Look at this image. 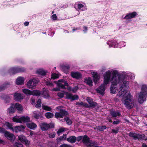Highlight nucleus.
Segmentation results:
<instances>
[{"label":"nucleus","mask_w":147,"mask_h":147,"mask_svg":"<svg viewBox=\"0 0 147 147\" xmlns=\"http://www.w3.org/2000/svg\"><path fill=\"white\" fill-rule=\"evenodd\" d=\"M122 100H123V102L126 108L130 109L132 108L134 106L133 96L130 94L124 97Z\"/></svg>","instance_id":"obj_1"},{"label":"nucleus","mask_w":147,"mask_h":147,"mask_svg":"<svg viewBox=\"0 0 147 147\" xmlns=\"http://www.w3.org/2000/svg\"><path fill=\"white\" fill-rule=\"evenodd\" d=\"M147 96V86L145 85H143L138 99L139 102L140 104L142 103L146 100Z\"/></svg>","instance_id":"obj_2"},{"label":"nucleus","mask_w":147,"mask_h":147,"mask_svg":"<svg viewBox=\"0 0 147 147\" xmlns=\"http://www.w3.org/2000/svg\"><path fill=\"white\" fill-rule=\"evenodd\" d=\"M69 115L68 112L65 109H61L59 110V111L58 112H56L55 113V117L57 119L66 117L65 118H64L63 119H69V117H67Z\"/></svg>","instance_id":"obj_3"},{"label":"nucleus","mask_w":147,"mask_h":147,"mask_svg":"<svg viewBox=\"0 0 147 147\" xmlns=\"http://www.w3.org/2000/svg\"><path fill=\"white\" fill-rule=\"evenodd\" d=\"M121 77V75L118 74L117 70H114L112 73V77L111 81L121 83L123 81V80Z\"/></svg>","instance_id":"obj_4"},{"label":"nucleus","mask_w":147,"mask_h":147,"mask_svg":"<svg viewBox=\"0 0 147 147\" xmlns=\"http://www.w3.org/2000/svg\"><path fill=\"white\" fill-rule=\"evenodd\" d=\"M38 82V81L35 78H31L27 82L26 86L27 88L31 89L35 88L36 84Z\"/></svg>","instance_id":"obj_5"},{"label":"nucleus","mask_w":147,"mask_h":147,"mask_svg":"<svg viewBox=\"0 0 147 147\" xmlns=\"http://www.w3.org/2000/svg\"><path fill=\"white\" fill-rule=\"evenodd\" d=\"M16 109L18 110V103H16L15 104L11 103L10 107L7 109V114L11 115L15 112Z\"/></svg>","instance_id":"obj_6"},{"label":"nucleus","mask_w":147,"mask_h":147,"mask_svg":"<svg viewBox=\"0 0 147 147\" xmlns=\"http://www.w3.org/2000/svg\"><path fill=\"white\" fill-rule=\"evenodd\" d=\"M55 124L53 123H51L49 124H47L46 123H40L39 126L41 129L43 131H46L49 128H53Z\"/></svg>","instance_id":"obj_7"},{"label":"nucleus","mask_w":147,"mask_h":147,"mask_svg":"<svg viewBox=\"0 0 147 147\" xmlns=\"http://www.w3.org/2000/svg\"><path fill=\"white\" fill-rule=\"evenodd\" d=\"M129 136L132 137L134 140L138 139V140H144L145 138V135L144 134H140L130 132Z\"/></svg>","instance_id":"obj_8"},{"label":"nucleus","mask_w":147,"mask_h":147,"mask_svg":"<svg viewBox=\"0 0 147 147\" xmlns=\"http://www.w3.org/2000/svg\"><path fill=\"white\" fill-rule=\"evenodd\" d=\"M82 142L83 143L85 144L88 147L92 146L94 143L92 141L90 140L88 137L86 135L83 136L82 139Z\"/></svg>","instance_id":"obj_9"},{"label":"nucleus","mask_w":147,"mask_h":147,"mask_svg":"<svg viewBox=\"0 0 147 147\" xmlns=\"http://www.w3.org/2000/svg\"><path fill=\"white\" fill-rule=\"evenodd\" d=\"M111 76V72L108 70L107 71L104 75V82L105 84L107 85L109 83Z\"/></svg>","instance_id":"obj_10"},{"label":"nucleus","mask_w":147,"mask_h":147,"mask_svg":"<svg viewBox=\"0 0 147 147\" xmlns=\"http://www.w3.org/2000/svg\"><path fill=\"white\" fill-rule=\"evenodd\" d=\"M65 94L67 99H70L72 100H77L79 98L78 96L76 94L73 96V94H72L69 93L68 92H66Z\"/></svg>","instance_id":"obj_11"},{"label":"nucleus","mask_w":147,"mask_h":147,"mask_svg":"<svg viewBox=\"0 0 147 147\" xmlns=\"http://www.w3.org/2000/svg\"><path fill=\"white\" fill-rule=\"evenodd\" d=\"M106 85L104 83L99 86L98 88L96 89L97 92L100 94L103 95L104 94V91L105 90V85Z\"/></svg>","instance_id":"obj_12"},{"label":"nucleus","mask_w":147,"mask_h":147,"mask_svg":"<svg viewBox=\"0 0 147 147\" xmlns=\"http://www.w3.org/2000/svg\"><path fill=\"white\" fill-rule=\"evenodd\" d=\"M137 15V13L136 11H133L131 13H127L124 19L128 20L131 18H135Z\"/></svg>","instance_id":"obj_13"},{"label":"nucleus","mask_w":147,"mask_h":147,"mask_svg":"<svg viewBox=\"0 0 147 147\" xmlns=\"http://www.w3.org/2000/svg\"><path fill=\"white\" fill-rule=\"evenodd\" d=\"M70 75L72 78L77 80L81 79L82 77V74L78 72H71Z\"/></svg>","instance_id":"obj_14"},{"label":"nucleus","mask_w":147,"mask_h":147,"mask_svg":"<svg viewBox=\"0 0 147 147\" xmlns=\"http://www.w3.org/2000/svg\"><path fill=\"white\" fill-rule=\"evenodd\" d=\"M120 83H118L115 82H111V85L110 88L111 92L113 94H115L116 92L115 88L118 84Z\"/></svg>","instance_id":"obj_15"},{"label":"nucleus","mask_w":147,"mask_h":147,"mask_svg":"<svg viewBox=\"0 0 147 147\" xmlns=\"http://www.w3.org/2000/svg\"><path fill=\"white\" fill-rule=\"evenodd\" d=\"M19 140H20L22 143L25 144L27 145H29V142L23 135H20V136H19Z\"/></svg>","instance_id":"obj_16"},{"label":"nucleus","mask_w":147,"mask_h":147,"mask_svg":"<svg viewBox=\"0 0 147 147\" xmlns=\"http://www.w3.org/2000/svg\"><path fill=\"white\" fill-rule=\"evenodd\" d=\"M107 44L109 45L110 47H118V44L115 40H111V41H108Z\"/></svg>","instance_id":"obj_17"},{"label":"nucleus","mask_w":147,"mask_h":147,"mask_svg":"<svg viewBox=\"0 0 147 147\" xmlns=\"http://www.w3.org/2000/svg\"><path fill=\"white\" fill-rule=\"evenodd\" d=\"M4 135L8 139L11 141H13L15 139L14 135L11 134L6 131Z\"/></svg>","instance_id":"obj_18"},{"label":"nucleus","mask_w":147,"mask_h":147,"mask_svg":"<svg viewBox=\"0 0 147 147\" xmlns=\"http://www.w3.org/2000/svg\"><path fill=\"white\" fill-rule=\"evenodd\" d=\"M0 97L1 98L4 100L5 103H9L11 100V98L8 95L3 94Z\"/></svg>","instance_id":"obj_19"},{"label":"nucleus","mask_w":147,"mask_h":147,"mask_svg":"<svg viewBox=\"0 0 147 147\" xmlns=\"http://www.w3.org/2000/svg\"><path fill=\"white\" fill-rule=\"evenodd\" d=\"M18 71V68L13 67L11 68L8 70L9 73L11 75L17 73Z\"/></svg>","instance_id":"obj_20"},{"label":"nucleus","mask_w":147,"mask_h":147,"mask_svg":"<svg viewBox=\"0 0 147 147\" xmlns=\"http://www.w3.org/2000/svg\"><path fill=\"white\" fill-rule=\"evenodd\" d=\"M26 124L28 128L32 129H34L37 127L36 125L33 123L27 122Z\"/></svg>","instance_id":"obj_21"},{"label":"nucleus","mask_w":147,"mask_h":147,"mask_svg":"<svg viewBox=\"0 0 147 147\" xmlns=\"http://www.w3.org/2000/svg\"><path fill=\"white\" fill-rule=\"evenodd\" d=\"M66 140L70 143H74L76 141V137L75 136H70L67 138Z\"/></svg>","instance_id":"obj_22"},{"label":"nucleus","mask_w":147,"mask_h":147,"mask_svg":"<svg viewBox=\"0 0 147 147\" xmlns=\"http://www.w3.org/2000/svg\"><path fill=\"white\" fill-rule=\"evenodd\" d=\"M93 76L94 82L95 84H96L97 83V82L99 80V76L98 75V73L96 72L94 73L93 74Z\"/></svg>","instance_id":"obj_23"},{"label":"nucleus","mask_w":147,"mask_h":147,"mask_svg":"<svg viewBox=\"0 0 147 147\" xmlns=\"http://www.w3.org/2000/svg\"><path fill=\"white\" fill-rule=\"evenodd\" d=\"M110 114L113 117H116L121 115V113L119 112L113 111H111Z\"/></svg>","instance_id":"obj_24"},{"label":"nucleus","mask_w":147,"mask_h":147,"mask_svg":"<svg viewBox=\"0 0 147 147\" xmlns=\"http://www.w3.org/2000/svg\"><path fill=\"white\" fill-rule=\"evenodd\" d=\"M61 68L63 71L65 73H67L69 71L70 66L69 65H63L62 66Z\"/></svg>","instance_id":"obj_25"},{"label":"nucleus","mask_w":147,"mask_h":147,"mask_svg":"<svg viewBox=\"0 0 147 147\" xmlns=\"http://www.w3.org/2000/svg\"><path fill=\"white\" fill-rule=\"evenodd\" d=\"M41 95V93L40 91L38 90H34L32 91V95L39 96Z\"/></svg>","instance_id":"obj_26"},{"label":"nucleus","mask_w":147,"mask_h":147,"mask_svg":"<svg viewBox=\"0 0 147 147\" xmlns=\"http://www.w3.org/2000/svg\"><path fill=\"white\" fill-rule=\"evenodd\" d=\"M84 82L89 86H92V82L90 78L89 77L88 79H85Z\"/></svg>","instance_id":"obj_27"},{"label":"nucleus","mask_w":147,"mask_h":147,"mask_svg":"<svg viewBox=\"0 0 147 147\" xmlns=\"http://www.w3.org/2000/svg\"><path fill=\"white\" fill-rule=\"evenodd\" d=\"M22 91L24 94L26 95H32V91L26 88H24L22 89Z\"/></svg>","instance_id":"obj_28"},{"label":"nucleus","mask_w":147,"mask_h":147,"mask_svg":"<svg viewBox=\"0 0 147 147\" xmlns=\"http://www.w3.org/2000/svg\"><path fill=\"white\" fill-rule=\"evenodd\" d=\"M37 73L41 76H45L46 75V72L42 69H39L37 71Z\"/></svg>","instance_id":"obj_29"},{"label":"nucleus","mask_w":147,"mask_h":147,"mask_svg":"<svg viewBox=\"0 0 147 147\" xmlns=\"http://www.w3.org/2000/svg\"><path fill=\"white\" fill-rule=\"evenodd\" d=\"M97 130L100 131H103L107 128V127L105 125H98L96 127Z\"/></svg>","instance_id":"obj_30"},{"label":"nucleus","mask_w":147,"mask_h":147,"mask_svg":"<svg viewBox=\"0 0 147 147\" xmlns=\"http://www.w3.org/2000/svg\"><path fill=\"white\" fill-rule=\"evenodd\" d=\"M129 84V82L127 81H124L123 83L120 88L121 91H122L124 87H126Z\"/></svg>","instance_id":"obj_31"},{"label":"nucleus","mask_w":147,"mask_h":147,"mask_svg":"<svg viewBox=\"0 0 147 147\" xmlns=\"http://www.w3.org/2000/svg\"><path fill=\"white\" fill-rule=\"evenodd\" d=\"M56 83L57 86L61 88L64 89H67L65 87V86H66L65 85V84L63 85L60 83Z\"/></svg>","instance_id":"obj_32"},{"label":"nucleus","mask_w":147,"mask_h":147,"mask_svg":"<svg viewBox=\"0 0 147 147\" xmlns=\"http://www.w3.org/2000/svg\"><path fill=\"white\" fill-rule=\"evenodd\" d=\"M45 115L47 119H49L53 117L54 116V114L52 113L48 112L46 113Z\"/></svg>","instance_id":"obj_33"},{"label":"nucleus","mask_w":147,"mask_h":147,"mask_svg":"<svg viewBox=\"0 0 147 147\" xmlns=\"http://www.w3.org/2000/svg\"><path fill=\"white\" fill-rule=\"evenodd\" d=\"M25 79L22 77L19 76V85H22L24 84Z\"/></svg>","instance_id":"obj_34"},{"label":"nucleus","mask_w":147,"mask_h":147,"mask_svg":"<svg viewBox=\"0 0 147 147\" xmlns=\"http://www.w3.org/2000/svg\"><path fill=\"white\" fill-rule=\"evenodd\" d=\"M37 103L35 105L36 107L37 108H39L41 106V100L40 99L38 100Z\"/></svg>","instance_id":"obj_35"},{"label":"nucleus","mask_w":147,"mask_h":147,"mask_svg":"<svg viewBox=\"0 0 147 147\" xmlns=\"http://www.w3.org/2000/svg\"><path fill=\"white\" fill-rule=\"evenodd\" d=\"M89 105L90 108L91 107L93 108L97 106L98 103L96 102H94L93 101L92 102L90 103Z\"/></svg>","instance_id":"obj_36"},{"label":"nucleus","mask_w":147,"mask_h":147,"mask_svg":"<svg viewBox=\"0 0 147 147\" xmlns=\"http://www.w3.org/2000/svg\"><path fill=\"white\" fill-rule=\"evenodd\" d=\"M67 134H64L62 136H60L59 139L60 140H65L67 139Z\"/></svg>","instance_id":"obj_37"},{"label":"nucleus","mask_w":147,"mask_h":147,"mask_svg":"<svg viewBox=\"0 0 147 147\" xmlns=\"http://www.w3.org/2000/svg\"><path fill=\"white\" fill-rule=\"evenodd\" d=\"M42 107L43 109L47 111H51V109L50 107L44 105L42 106Z\"/></svg>","instance_id":"obj_38"},{"label":"nucleus","mask_w":147,"mask_h":147,"mask_svg":"<svg viewBox=\"0 0 147 147\" xmlns=\"http://www.w3.org/2000/svg\"><path fill=\"white\" fill-rule=\"evenodd\" d=\"M58 83H60L61 82L63 83L64 84H65V85L67 86H69V84H68L67 81L63 79H61L59 80H58Z\"/></svg>","instance_id":"obj_39"},{"label":"nucleus","mask_w":147,"mask_h":147,"mask_svg":"<svg viewBox=\"0 0 147 147\" xmlns=\"http://www.w3.org/2000/svg\"><path fill=\"white\" fill-rule=\"evenodd\" d=\"M10 83H7L5 84V85L4 86H0V91H2L3 90H4L7 85H9L10 84Z\"/></svg>","instance_id":"obj_40"},{"label":"nucleus","mask_w":147,"mask_h":147,"mask_svg":"<svg viewBox=\"0 0 147 147\" xmlns=\"http://www.w3.org/2000/svg\"><path fill=\"white\" fill-rule=\"evenodd\" d=\"M14 99L16 101H18V93H15L13 95Z\"/></svg>","instance_id":"obj_41"},{"label":"nucleus","mask_w":147,"mask_h":147,"mask_svg":"<svg viewBox=\"0 0 147 147\" xmlns=\"http://www.w3.org/2000/svg\"><path fill=\"white\" fill-rule=\"evenodd\" d=\"M33 117L34 118L38 119L41 118L40 115L39 113H34Z\"/></svg>","instance_id":"obj_42"},{"label":"nucleus","mask_w":147,"mask_h":147,"mask_svg":"<svg viewBox=\"0 0 147 147\" xmlns=\"http://www.w3.org/2000/svg\"><path fill=\"white\" fill-rule=\"evenodd\" d=\"M11 129L13 131V132H15L16 133H18V126H16L14 128H13L12 127Z\"/></svg>","instance_id":"obj_43"},{"label":"nucleus","mask_w":147,"mask_h":147,"mask_svg":"<svg viewBox=\"0 0 147 147\" xmlns=\"http://www.w3.org/2000/svg\"><path fill=\"white\" fill-rule=\"evenodd\" d=\"M5 125H6L9 129H11L12 127V125L8 122H6L5 123Z\"/></svg>","instance_id":"obj_44"},{"label":"nucleus","mask_w":147,"mask_h":147,"mask_svg":"<svg viewBox=\"0 0 147 147\" xmlns=\"http://www.w3.org/2000/svg\"><path fill=\"white\" fill-rule=\"evenodd\" d=\"M65 131V129L64 128H61L59 129L57 133L58 134H59L63 132H64Z\"/></svg>","instance_id":"obj_45"},{"label":"nucleus","mask_w":147,"mask_h":147,"mask_svg":"<svg viewBox=\"0 0 147 147\" xmlns=\"http://www.w3.org/2000/svg\"><path fill=\"white\" fill-rule=\"evenodd\" d=\"M25 129V127L22 125H20L19 126V131H23Z\"/></svg>","instance_id":"obj_46"},{"label":"nucleus","mask_w":147,"mask_h":147,"mask_svg":"<svg viewBox=\"0 0 147 147\" xmlns=\"http://www.w3.org/2000/svg\"><path fill=\"white\" fill-rule=\"evenodd\" d=\"M78 89V87L77 86H75L74 87L72 88V91L73 93H76L77 90Z\"/></svg>","instance_id":"obj_47"},{"label":"nucleus","mask_w":147,"mask_h":147,"mask_svg":"<svg viewBox=\"0 0 147 147\" xmlns=\"http://www.w3.org/2000/svg\"><path fill=\"white\" fill-rule=\"evenodd\" d=\"M58 76L55 73H54L51 75V78L53 79H56L58 78Z\"/></svg>","instance_id":"obj_48"},{"label":"nucleus","mask_w":147,"mask_h":147,"mask_svg":"<svg viewBox=\"0 0 147 147\" xmlns=\"http://www.w3.org/2000/svg\"><path fill=\"white\" fill-rule=\"evenodd\" d=\"M112 132L113 133H115V134H117L119 130V129L118 128H116L115 129H113L111 130Z\"/></svg>","instance_id":"obj_49"},{"label":"nucleus","mask_w":147,"mask_h":147,"mask_svg":"<svg viewBox=\"0 0 147 147\" xmlns=\"http://www.w3.org/2000/svg\"><path fill=\"white\" fill-rule=\"evenodd\" d=\"M86 100L89 104L93 101V99L91 98L88 97L87 98Z\"/></svg>","instance_id":"obj_50"},{"label":"nucleus","mask_w":147,"mask_h":147,"mask_svg":"<svg viewBox=\"0 0 147 147\" xmlns=\"http://www.w3.org/2000/svg\"><path fill=\"white\" fill-rule=\"evenodd\" d=\"M59 147H71V146L70 145L63 144L60 145Z\"/></svg>","instance_id":"obj_51"},{"label":"nucleus","mask_w":147,"mask_h":147,"mask_svg":"<svg viewBox=\"0 0 147 147\" xmlns=\"http://www.w3.org/2000/svg\"><path fill=\"white\" fill-rule=\"evenodd\" d=\"M19 119H30V118L28 116H23L20 118H19Z\"/></svg>","instance_id":"obj_52"},{"label":"nucleus","mask_w":147,"mask_h":147,"mask_svg":"<svg viewBox=\"0 0 147 147\" xmlns=\"http://www.w3.org/2000/svg\"><path fill=\"white\" fill-rule=\"evenodd\" d=\"M57 95L59 97L61 98H62L64 97V94L62 92H58L57 94Z\"/></svg>","instance_id":"obj_53"},{"label":"nucleus","mask_w":147,"mask_h":147,"mask_svg":"<svg viewBox=\"0 0 147 147\" xmlns=\"http://www.w3.org/2000/svg\"><path fill=\"white\" fill-rule=\"evenodd\" d=\"M84 7V5L81 3H78V8L79 10H81V8Z\"/></svg>","instance_id":"obj_54"},{"label":"nucleus","mask_w":147,"mask_h":147,"mask_svg":"<svg viewBox=\"0 0 147 147\" xmlns=\"http://www.w3.org/2000/svg\"><path fill=\"white\" fill-rule=\"evenodd\" d=\"M41 95H43L44 98H47L50 96L49 94L48 93H47L46 94H44V91L43 92V93L41 94Z\"/></svg>","instance_id":"obj_55"},{"label":"nucleus","mask_w":147,"mask_h":147,"mask_svg":"<svg viewBox=\"0 0 147 147\" xmlns=\"http://www.w3.org/2000/svg\"><path fill=\"white\" fill-rule=\"evenodd\" d=\"M26 70V69L24 67H19V72H24Z\"/></svg>","instance_id":"obj_56"},{"label":"nucleus","mask_w":147,"mask_h":147,"mask_svg":"<svg viewBox=\"0 0 147 147\" xmlns=\"http://www.w3.org/2000/svg\"><path fill=\"white\" fill-rule=\"evenodd\" d=\"M6 131H5V130L4 129L0 127V133L1 134H5V133L6 132Z\"/></svg>","instance_id":"obj_57"},{"label":"nucleus","mask_w":147,"mask_h":147,"mask_svg":"<svg viewBox=\"0 0 147 147\" xmlns=\"http://www.w3.org/2000/svg\"><path fill=\"white\" fill-rule=\"evenodd\" d=\"M23 110V108L22 105L21 104H19V113L20 112H22Z\"/></svg>","instance_id":"obj_58"},{"label":"nucleus","mask_w":147,"mask_h":147,"mask_svg":"<svg viewBox=\"0 0 147 147\" xmlns=\"http://www.w3.org/2000/svg\"><path fill=\"white\" fill-rule=\"evenodd\" d=\"M46 85L47 86H53V84L49 81H47L46 82Z\"/></svg>","instance_id":"obj_59"},{"label":"nucleus","mask_w":147,"mask_h":147,"mask_svg":"<svg viewBox=\"0 0 147 147\" xmlns=\"http://www.w3.org/2000/svg\"><path fill=\"white\" fill-rule=\"evenodd\" d=\"M67 124L69 125H71L72 123L71 120H65Z\"/></svg>","instance_id":"obj_60"},{"label":"nucleus","mask_w":147,"mask_h":147,"mask_svg":"<svg viewBox=\"0 0 147 147\" xmlns=\"http://www.w3.org/2000/svg\"><path fill=\"white\" fill-rule=\"evenodd\" d=\"M52 91H53L58 92L60 91V89L59 88H53Z\"/></svg>","instance_id":"obj_61"},{"label":"nucleus","mask_w":147,"mask_h":147,"mask_svg":"<svg viewBox=\"0 0 147 147\" xmlns=\"http://www.w3.org/2000/svg\"><path fill=\"white\" fill-rule=\"evenodd\" d=\"M52 18L54 20H56L57 19V16L56 14H53L52 15Z\"/></svg>","instance_id":"obj_62"},{"label":"nucleus","mask_w":147,"mask_h":147,"mask_svg":"<svg viewBox=\"0 0 147 147\" xmlns=\"http://www.w3.org/2000/svg\"><path fill=\"white\" fill-rule=\"evenodd\" d=\"M82 136H79L76 138V141L79 142L80 141L82 138L83 139Z\"/></svg>","instance_id":"obj_63"},{"label":"nucleus","mask_w":147,"mask_h":147,"mask_svg":"<svg viewBox=\"0 0 147 147\" xmlns=\"http://www.w3.org/2000/svg\"><path fill=\"white\" fill-rule=\"evenodd\" d=\"M120 122L119 120H117L116 121H114L113 122V124L114 125H117L119 124Z\"/></svg>","instance_id":"obj_64"}]
</instances>
